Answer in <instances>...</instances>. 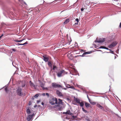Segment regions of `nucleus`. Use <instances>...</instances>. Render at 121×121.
Returning <instances> with one entry per match:
<instances>
[{
	"instance_id": "f257e3e1",
	"label": "nucleus",
	"mask_w": 121,
	"mask_h": 121,
	"mask_svg": "<svg viewBox=\"0 0 121 121\" xmlns=\"http://www.w3.org/2000/svg\"><path fill=\"white\" fill-rule=\"evenodd\" d=\"M57 100V98L53 97H51L49 99V103L52 105L56 104Z\"/></svg>"
},
{
	"instance_id": "f03ea898",
	"label": "nucleus",
	"mask_w": 121,
	"mask_h": 121,
	"mask_svg": "<svg viewBox=\"0 0 121 121\" xmlns=\"http://www.w3.org/2000/svg\"><path fill=\"white\" fill-rule=\"evenodd\" d=\"M17 93L18 95L20 96H22L23 95V92H22V89L18 87L16 90Z\"/></svg>"
},
{
	"instance_id": "7ed1b4c3",
	"label": "nucleus",
	"mask_w": 121,
	"mask_h": 121,
	"mask_svg": "<svg viewBox=\"0 0 121 121\" xmlns=\"http://www.w3.org/2000/svg\"><path fill=\"white\" fill-rule=\"evenodd\" d=\"M65 73V72L64 70H61L57 73V76L58 77H60L62 76L63 74H64Z\"/></svg>"
},
{
	"instance_id": "20e7f679",
	"label": "nucleus",
	"mask_w": 121,
	"mask_h": 121,
	"mask_svg": "<svg viewBox=\"0 0 121 121\" xmlns=\"http://www.w3.org/2000/svg\"><path fill=\"white\" fill-rule=\"evenodd\" d=\"M77 54V53H76L75 51L74 52H70V54H69V53L67 55V56H71L70 57H69V58L70 59V60H72V59L74 57H76L77 56H74L73 55V54Z\"/></svg>"
},
{
	"instance_id": "39448f33",
	"label": "nucleus",
	"mask_w": 121,
	"mask_h": 121,
	"mask_svg": "<svg viewBox=\"0 0 121 121\" xmlns=\"http://www.w3.org/2000/svg\"><path fill=\"white\" fill-rule=\"evenodd\" d=\"M54 108H56V110L58 111H61L62 109V108L59 105H56L54 106Z\"/></svg>"
},
{
	"instance_id": "423d86ee",
	"label": "nucleus",
	"mask_w": 121,
	"mask_h": 121,
	"mask_svg": "<svg viewBox=\"0 0 121 121\" xmlns=\"http://www.w3.org/2000/svg\"><path fill=\"white\" fill-rule=\"evenodd\" d=\"M52 87L53 88L62 87V86L55 83H52Z\"/></svg>"
},
{
	"instance_id": "0eeeda50",
	"label": "nucleus",
	"mask_w": 121,
	"mask_h": 121,
	"mask_svg": "<svg viewBox=\"0 0 121 121\" xmlns=\"http://www.w3.org/2000/svg\"><path fill=\"white\" fill-rule=\"evenodd\" d=\"M117 44V43L116 42H114L112 43V44L109 45L108 47L110 48H112L115 46Z\"/></svg>"
},
{
	"instance_id": "6e6552de",
	"label": "nucleus",
	"mask_w": 121,
	"mask_h": 121,
	"mask_svg": "<svg viewBox=\"0 0 121 121\" xmlns=\"http://www.w3.org/2000/svg\"><path fill=\"white\" fill-rule=\"evenodd\" d=\"M34 114H33L31 115H29L27 116V117L26 118V119L27 121H30L33 118V117L34 116Z\"/></svg>"
},
{
	"instance_id": "1a4fd4ad",
	"label": "nucleus",
	"mask_w": 121,
	"mask_h": 121,
	"mask_svg": "<svg viewBox=\"0 0 121 121\" xmlns=\"http://www.w3.org/2000/svg\"><path fill=\"white\" fill-rule=\"evenodd\" d=\"M56 93L58 96H63V95L62 93L59 90H57L56 91Z\"/></svg>"
},
{
	"instance_id": "9d476101",
	"label": "nucleus",
	"mask_w": 121,
	"mask_h": 121,
	"mask_svg": "<svg viewBox=\"0 0 121 121\" xmlns=\"http://www.w3.org/2000/svg\"><path fill=\"white\" fill-rule=\"evenodd\" d=\"M58 102H57L56 104L58 105H62L63 104V102L62 100L60 99H58Z\"/></svg>"
},
{
	"instance_id": "9b49d317",
	"label": "nucleus",
	"mask_w": 121,
	"mask_h": 121,
	"mask_svg": "<svg viewBox=\"0 0 121 121\" xmlns=\"http://www.w3.org/2000/svg\"><path fill=\"white\" fill-rule=\"evenodd\" d=\"M67 44H70V43L72 41L71 38L70 37H69V38L68 37H67Z\"/></svg>"
},
{
	"instance_id": "f8f14e48",
	"label": "nucleus",
	"mask_w": 121,
	"mask_h": 121,
	"mask_svg": "<svg viewBox=\"0 0 121 121\" xmlns=\"http://www.w3.org/2000/svg\"><path fill=\"white\" fill-rule=\"evenodd\" d=\"M43 60L45 62H47L49 60L48 58L47 57H45L44 56H43Z\"/></svg>"
},
{
	"instance_id": "ddd939ff",
	"label": "nucleus",
	"mask_w": 121,
	"mask_h": 121,
	"mask_svg": "<svg viewBox=\"0 0 121 121\" xmlns=\"http://www.w3.org/2000/svg\"><path fill=\"white\" fill-rule=\"evenodd\" d=\"M105 41V40L104 38H103L102 39H99V40H97V41L98 43H102L104 42Z\"/></svg>"
},
{
	"instance_id": "4468645a",
	"label": "nucleus",
	"mask_w": 121,
	"mask_h": 121,
	"mask_svg": "<svg viewBox=\"0 0 121 121\" xmlns=\"http://www.w3.org/2000/svg\"><path fill=\"white\" fill-rule=\"evenodd\" d=\"M30 85L31 87H34L35 88V84L32 82L31 81H30L29 82Z\"/></svg>"
},
{
	"instance_id": "2eb2a0df",
	"label": "nucleus",
	"mask_w": 121,
	"mask_h": 121,
	"mask_svg": "<svg viewBox=\"0 0 121 121\" xmlns=\"http://www.w3.org/2000/svg\"><path fill=\"white\" fill-rule=\"evenodd\" d=\"M63 114H68L70 115H72V113L70 112V111L69 110H68L66 112H63Z\"/></svg>"
},
{
	"instance_id": "dca6fc26",
	"label": "nucleus",
	"mask_w": 121,
	"mask_h": 121,
	"mask_svg": "<svg viewBox=\"0 0 121 121\" xmlns=\"http://www.w3.org/2000/svg\"><path fill=\"white\" fill-rule=\"evenodd\" d=\"M70 21L69 19L67 18L66 19L65 22H64V24H65L68 23Z\"/></svg>"
},
{
	"instance_id": "f3484780",
	"label": "nucleus",
	"mask_w": 121,
	"mask_h": 121,
	"mask_svg": "<svg viewBox=\"0 0 121 121\" xmlns=\"http://www.w3.org/2000/svg\"><path fill=\"white\" fill-rule=\"evenodd\" d=\"M75 100L76 101V102H77L79 104L80 102V99L78 98H75Z\"/></svg>"
},
{
	"instance_id": "a211bd4d",
	"label": "nucleus",
	"mask_w": 121,
	"mask_h": 121,
	"mask_svg": "<svg viewBox=\"0 0 121 121\" xmlns=\"http://www.w3.org/2000/svg\"><path fill=\"white\" fill-rule=\"evenodd\" d=\"M27 43H27V41L26 42L24 43H23V44L19 43H16L15 44L16 45H24L27 44Z\"/></svg>"
},
{
	"instance_id": "6ab92c4d",
	"label": "nucleus",
	"mask_w": 121,
	"mask_h": 121,
	"mask_svg": "<svg viewBox=\"0 0 121 121\" xmlns=\"http://www.w3.org/2000/svg\"><path fill=\"white\" fill-rule=\"evenodd\" d=\"M40 86H41V87L44 90L45 89H47V88H45L44 87V84L42 82V83H41V84Z\"/></svg>"
},
{
	"instance_id": "aec40b11",
	"label": "nucleus",
	"mask_w": 121,
	"mask_h": 121,
	"mask_svg": "<svg viewBox=\"0 0 121 121\" xmlns=\"http://www.w3.org/2000/svg\"><path fill=\"white\" fill-rule=\"evenodd\" d=\"M48 66L50 67H52V62L51 61H48Z\"/></svg>"
},
{
	"instance_id": "412c9836",
	"label": "nucleus",
	"mask_w": 121,
	"mask_h": 121,
	"mask_svg": "<svg viewBox=\"0 0 121 121\" xmlns=\"http://www.w3.org/2000/svg\"><path fill=\"white\" fill-rule=\"evenodd\" d=\"M97 106L99 108L102 109L103 107L101 106L99 104H98L97 105Z\"/></svg>"
},
{
	"instance_id": "4be33fe9",
	"label": "nucleus",
	"mask_w": 121,
	"mask_h": 121,
	"mask_svg": "<svg viewBox=\"0 0 121 121\" xmlns=\"http://www.w3.org/2000/svg\"><path fill=\"white\" fill-rule=\"evenodd\" d=\"M89 100L90 103L92 105H94L96 103L95 102H92V101L90 99H89Z\"/></svg>"
},
{
	"instance_id": "5701e85b",
	"label": "nucleus",
	"mask_w": 121,
	"mask_h": 121,
	"mask_svg": "<svg viewBox=\"0 0 121 121\" xmlns=\"http://www.w3.org/2000/svg\"><path fill=\"white\" fill-rule=\"evenodd\" d=\"M90 104L88 103H86L85 104V106L86 108H88L90 106Z\"/></svg>"
},
{
	"instance_id": "b1692460",
	"label": "nucleus",
	"mask_w": 121,
	"mask_h": 121,
	"mask_svg": "<svg viewBox=\"0 0 121 121\" xmlns=\"http://www.w3.org/2000/svg\"><path fill=\"white\" fill-rule=\"evenodd\" d=\"M26 111L27 113L28 114H30V110L29 109V108H27Z\"/></svg>"
},
{
	"instance_id": "393cba45",
	"label": "nucleus",
	"mask_w": 121,
	"mask_h": 121,
	"mask_svg": "<svg viewBox=\"0 0 121 121\" xmlns=\"http://www.w3.org/2000/svg\"><path fill=\"white\" fill-rule=\"evenodd\" d=\"M67 86H66V87L67 88H71V89H74V86H70V85H67Z\"/></svg>"
},
{
	"instance_id": "a878e982",
	"label": "nucleus",
	"mask_w": 121,
	"mask_h": 121,
	"mask_svg": "<svg viewBox=\"0 0 121 121\" xmlns=\"http://www.w3.org/2000/svg\"><path fill=\"white\" fill-rule=\"evenodd\" d=\"M100 48H101L107 50H109L108 48L104 46H101L100 47Z\"/></svg>"
},
{
	"instance_id": "bb28decb",
	"label": "nucleus",
	"mask_w": 121,
	"mask_h": 121,
	"mask_svg": "<svg viewBox=\"0 0 121 121\" xmlns=\"http://www.w3.org/2000/svg\"><path fill=\"white\" fill-rule=\"evenodd\" d=\"M79 104H80V105L81 107H83V106L84 105V104L83 102H80V103H79Z\"/></svg>"
},
{
	"instance_id": "cd10ccee",
	"label": "nucleus",
	"mask_w": 121,
	"mask_h": 121,
	"mask_svg": "<svg viewBox=\"0 0 121 121\" xmlns=\"http://www.w3.org/2000/svg\"><path fill=\"white\" fill-rule=\"evenodd\" d=\"M24 39L21 40H14V41L17 42H21L24 40Z\"/></svg>"
},
{
	"instance_id": "c85d7f7f",
	"label": "nucleus",
	"mask_w": 121,
	"mask_h": 121,
	"mask_svg": "<svg viewBox=\"0 0 121 121\" xmlns=\"http://www.w3.org/2000/svg\"><path fill=\"white\" fill-rule=\"evenodd\" d=\"M75 21H77V22L75 23L74 24V25L78 24V22H79V20H78V18H76V19H75Z\"/></svg>"
},
{
	"instance_id": "c756f323",
	"label": "nucleus",
	"mask_w": 121,
	"mask_h": 121,
	"mask_svg": "<svg viewBox=\"0 0 121 121\" xmlns=\"http://www.w3.org/2000/svg\"><path fill=\"white\" fill-rule=\"evenodd\" d=\"M82 110L85 113H86L88 112H87V111H86V110H85V109L83 108V107L82 108Z\"/></svg>"
},
{
	"instance_id": "7c9ffc66",
	"label": "nucleus",
	"mask_w": 121,
	"mask_h": 121,
	"mask_svg": "<svg viewBox=\"0 0 121 121\" xmlns=\"http://www.w3.org/2000/svg\"><path fill=\"white\" fill-rule=\"evenodd\" d=\"M53 69L54 70H55L56 69H57V67L56 66L54 65Z\"/></svg>"
},
{
	"instance_id": "2f4dec72",
	"label": "nucleus",
	"mask_w": 121,
	"mask_h": 121,
	"mask_svg": "<svg viewBox=\"0 0 121 121\" xmlns=\"http://www.w3.org/2000/svg\"><path fill=\"white\" fill-rule=\"evenodd\" d=\"M89 53L87 52H85L82 55L83 56H84V55H86V54H89Z\"/></svg>"
},
{
	"instance_id": "473e14b6",
	"label": "nucleus",
	"mask_w": 121,
	"mask_h": 121,
	"mask_svg": "<svg viewBox=\"0 0 121 121\" xmlns=\"http://www.w3.org/2000/svg\"><path fill=\"white\" fill-rule=\"evenodd\" d=\"M39 96V94H37L35 95V96H34V97L35 98H37Z\"/></svg>"
},
{
	"instance_id": "72a5a7b5",
	"label": "nucleus",
	"mask_w": 121,
	"mask_h": 121,
	"mask_svg": "<svg viewBox=\"0 0 121 121\" xmlns=\"http://www.w3.org/2000/svg\"><path fill=\"white\" fill-rule=\"evenodd\" d=\"M84 120L85 121H90V119L89 118H85Z\"/></svg>"
},
{
	"instance_id": "f704fd0d",
	"label": "nucleus",
	"mask_w": 121,
	"mask_h": 121,
	"mask_svg": "<svg viewBox=\"0 0 121 121\" xmlns=\"http://www.w3.org/2000/svg\"><path fill=\"white\" fill-rule=\"evenodd\" d=\"M5 91L7 93L8 91V89L7 87H6L5 89Z\"/></svg>"
},
{
	"instance_id": "c9c22d12",
	"label": "nucleus",
	"mask_w": 121,
	"mask_h": 121,
	"mask_svg": "<svg viewBox=\"0 0 121 121\" xmlns=\"http://www.w3.org/2000/svg\"><path fill=\"white\" fill-rule=\"evenodd\" d=\"M12 50L13 51H16V49H15L13 48V49H12Z\"/></svg>"
},
{
	"instance_id": "e433bc0d",
	"label": "nucleus",
	"mask_w": 121,
	"mask_h": 121,
	"mask_svg": "<svg viewBox=\"0 0 121 121\" xmlns=\"http://www.w3.org/2000/svg\"><path fill=\"white\" fill-rule=\"evenodd\" d=\"M84 8H82L81 9V10L82 11L84 10Z\"/></svg>"
},
{
	"instance_id": "4c0bfd02",
	"label": "nucleus",
	"mask_w": 121,
	"mask_h": 121,
	"mask_svg": "<svg viewBox=\"0 0 121 121\" xmlns=\"http://www.w3.org/2000/svg\"><path fill=\"white\" fill-rule=\"evenodd\" d=\"M25 84H24V85H22V87H25Z\"/></svg>"
},
{
	"instance_id": "58836bf2",
	"label": "nucleus",
	"mask_w": 121,
	"mask_h": 121,
	"mask_svg": "<svg viewBox=\"0 0 121 121\" xmlns=\"http://www.w3.org/2000/svg\"><path fill=\"white\" fill-rule=\"evenodd\" d=\"M31 104V102L30 101V102H29V105H30Z\"/></svg>"
},
{
	"instance_id": "ea45409f",
	"label": "nucleus",
	"mask_w": 121,
	"mask_h": 121,
	"mask_svg": "<svg viewBox=\"0 0 121 121\" xmlns=\"http://www.w3.org/2000/svg\"><path fill=\"white\" fill-rule=\"evenodd\" d=\"M46 95L47 96H49V94H48V93H46Z\"/></svg>"
},
{
	"instance_id": "a19ab883",
	"label": "nucleus",
	"mask_w": 121,
	"mask_h": 121,
	"mask_svg": "<svg viewBox=\"0 0 121 121\" xmlns=\"http://www.w3.org/2000/svg\"><path fill=\"white\" fill-rule=\"evenodd\" d=\"M45 93H43L42 94V95L43 96H44L45 95Z\"/></svg>"
},
{
	"instance_id": "79ce46f5",
	"label": "nucleus",
	"mask_w": 121,
	"mask_h": 121,
	"mask_svg": "<svg viewBox=\"0 0 121 121\" xmlns=\"http://www.w3.org/2000/svg\"><path fill=\"white\" fill-rule=\"evenodd\" d=\"M37 106V105H35L34 107L35 108H36Z\"/></svg>"
},
{
	"instance_id": "37998d69",
	"label": "nucleus",
	"mask_w": 121,
	"mask_h": 121,
	"mask_svg": "<svg viewBox=\"0 0 121 121\" xmlns=\"http://www.w3.org/2000/svg\"><path fill=\"white\" fill-rule=\"evenodd\" d=\"M72 117H73V118H75L76 117V116H72Z\"/></svg>"
},
{
	"instance_id": "c03bdc74",
	"label": "nucleus",
	"mask_w": 121,
	"mask_h": 121,
	"mask_svg": "<svg viewBox=\"0 0 121 121\" xmlns=\"http://www.w3.org/2000/svg\"><path fill=\"white\" fill-rule=\"evenodd\" d=\"M40 102V101L37 100V103H39Z\"/></svg>"
},
{
	"instance_id": "a18cd8bd",
	"label": "nucleus",
	"mask_w": 121,
	"mask_h": 121,
	"mask_svg": "<svg viewBox=\"0 0 121 121\" xmlns=\"http://www.w3.org/2000/svg\"><path fill=\"white\" fill-rule=\"evenodd\" d=\"M41 104L42 105H44V103L43 102H42V103Z\"/></svg>"
},
{
	"instance_id": "49530a36",
	"label": "nucleus",
	"mask_w": 121,
	"mask_h": 121,
	"mask_svg": "<svg viewBox=\"0 0 121 121\" xmlns=\"http://www.w3.org/2000/svg\"><path fill=\"white\" fill-rule=\"evenodd\" d=\"M120 27H121V22L120 23Z\"/></svg>"
},
{
	"instance_id": "de8ad7c7",
	"label": "nucleus",
	"mask_w": 121,
	"mask_h": 121,
	"mask_svg": "<svg viewBox=\"0 0 121 121\" xmlns=\"http://www.w3.org/2000/svg\"><path fill=\"white\" fill-rule=\"evenodd\" d=\"M63 89L65 90H66L67 89V88H63Z\"/></svg>"
},
{
	"instance_id": "09e8293b",
	"label": "nucleus",
	"mask_w": 121,
	"mask_h": 121,
	"mask_svg": "<svg viewBox=\"0 0 121 121\" xmlns=\"http://www.w3.org/2000/svg\"><path fill=\"white\" fill-rule=\"evenodd\" d=\"M3 36V35L2 34L0 36H1V37H2Z\"/></svg>"
},
{
	"instance_id": "8fccbe9b",
	"label": "nucleus",
	"mask_w": 121,
	"mask_h": 121,
	"mask_svg": "<svg viewBox=\"0 0 121 121\" xmlns=\"http://www.w3.org/2000/svg\"><path fill=\"white\" fill-rule=\"evenodd\" d=\"M32 99H34V97H32Z\"/></svg>"
},
{
	"instance_id": "3c124183",
	"label": "nucleus",
	"mask_w": 121,
	"mask_h": 121,
	"mask_svg": "<svg viewBox=\"0 0 121 121\" xmlns=\"http://www.w3.org/2000/svg\"><path fill=\"white\" fill-rule=\"evenodd\" d=\"M87 97L88 99H90L89 98L88 96V95H87Z\"/></svg>"
},
{
	"instance_id": "603ef678",
	"label": "nucleus",
	"mask_w": 121,
	"mask_h": 121,
	"mask_svg": "<svg viewBox=\"0 0 121 121\" xmlns=\"http://www.w3.org/2000/svg\"><path fill=\"white\" fill-rule=\"evenodd\" d=\"M1 38V36H0V39Z\"/></svg>"
},
{
	"instance_id": "864d4df0",
	"label": "nucleus",
	"mask_w": 121,
	"mask_h": 121,
	"mask_svg": "<svg viewBox=\"0 0 121 121\" xmlns=\"http://www.w3.org/2000/svg\"><path fill=\"white\" fill-rule=\"evenodd\" d=\"M110 50V51H111V50Z\"/></svg>"
}]
</instances>
